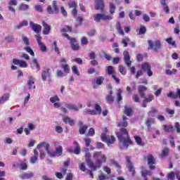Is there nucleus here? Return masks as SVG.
Returning a JSON list of instances; mask_svg holds the SVG:
<instances>
[{"instance_id": "nucleus-7", "label": "nucleus", "mask_w": 180, "mask_h": 180, "mask_svg": "<svg viewBox=\"0 0 180 180\" xmlns=\"http://www.w3.org/2000/svg\"><path fill=\"white\" fill-rule=\"evenodd\" d=\"M41 78L44 82L47 80V78L49 81H51V70L50 68L44 70L41 72Z\"/></svg>"}, {"instance_id": "nucleus-53", "label": "nucleus", "mask_w": 180, "mask_h": 180, "mask_svg": "<svg viewBox=\"0 0 180 180\" xmlns=\"http://www.w3.org/2000/svg\"><path fill=\"white\" fill-rule=\"evenodd\" d=\"M167 75H172V74H176V70L172 69V70L169 69L166 70L165 71Z\"/></svg>"}, {"instance_id": "nucleus-50", "label": "nucleus", "mask_w": 180, "mask_h": 180, "mask_svg": "<svg viewBox=\"0 0 180 180\" xmlns=\"http://www.w3.org/2000/svg\"><path fill=\"white\" fill-rule=\"evenodd\" d=\"M115 11H116V6L111 3L110 4V13H111V15H113V13H115Z\"/></svg>"}, {"instance_id": "nucleus-32", "label": "nucleus", "mask_w": 180, "mask_h": 180, "mask_svg": "<svg viewBox=\"0 0 180 180\" xmlns=\"http://www.w3.org/2000/svg\"><path fill=\"white\" fill-rule=\"evenodd\" d=\"M55 154L56 155V157H60L63 155V146H59L56 148Z\"/></svg>"}, {"instance_id": "nucleus-59", "label": "nucleus", "mask_w": 180, "mask_h": 180, "mask_svg": "<svg viewBox=\"0 0 180 180\" xmlns=\"http://www.w3.org/2000/svg\"><path fill=\"white\" fill-rule=\"evenodd\" d=\"M89 56L90 60H95L96 58V53H95L94 51H91L89 53Z\"/></svg>"}, {"instance_id": "nucleus-23", "label": "nucleus", "mask_w": 180, "mask_h": 180, "mask_svg": "<svg viewBox=\"0 0 180 180\" xmlns=\"http://www.w3.org/2000/svg\"><path fill=\"white\" fill-rule=\"evenodd\" d=\"M74 145L75 146V149L74 150H72V149H70L69 151L70 153L74 152V154H76L77 155H78V154L81 153V147L79 146V143H78V142L77 141L74 142Z\"/></svg>"}, {"instance_id": "nucleus-25", "label": "nucleus", "mask_w": 180, "mask_h": 180, "mask_svg": "<svg viewBox=\"0 0 180 180\" xmlns=\"http://www.w3.org/2000/svg\"><path fill=\"white\" fill-rule=\"evenodd\" d=\"M160 4L162 6L164 12L169 13V6L167 4V0H160Z\"/></svg>"}, {"instance_id": "nucleus-51", "label": "nucleus", "mask_w": 180, "mask_h": 180, "mask_svg": "<svg viewBox=\"0 0 180 180\" xmlns=\"http://www.w3.org/2000/svg\"><path fill=\"white\" fill-rule=\"evenodd\" d=\"M143 101H145V102L148 103L151 102L152 101H154V96L150 94V95L148 96L147 98H145V99Z\"/></svg>"}, {"instance_id": "nucleus-48", "label": "nucleus", "mask_w": 180, "mask_h": 180, "mask_svg": "<svg viewBox=\"0 0 180 180\" xmlns=\"http://www.w3.org/2000/svg\"><path fill=\"white\" fill-rule=\"evenodd\" d=\"M132 112H133V110H131V108L127 106H125L124 113L127 115V116H131Z\"/></svg>"}, {"instance_id": "nucleus-43", "label": "nucleus", "mask_w": 180, "mask_h": 180, "mask_svg": "<svg viewBox=\"0 0 180 180\" xmlns=\"http://www.w3.org/2000/svg\"><path fill=\"white\" fill-rule=\"evenodd\" d=\"M108 75H115V68L112 66L107 67Z\"/></svg>"}, {"instance_id": "nucleus-52", "label": "nucleus", "mask_w": 180, "mask_h": 180, "mask_svg": "<svg viewBox=\"0 0 180 180\" xmlns=\"http://www.w3.org/2000/svg\"><path fill=\"white\" fill-rule=\"evenodd\" d=\"M25 50L27 51V52L29 53L30 56H32V57H34V52L33 51L32 48H30V46L25 47Z\"/></svg>"}, {"instance_id": "nucleus-35", "label": "nucleus", "mask_w": 180, "mask_h": 180, "mask_svg": "<svg viewBox=\"0 0 180 180\" xmlns=\"http://www.w3.org/2000/svg\"><path fill=\"white\" fill-rule=\"evenodd\" d=\"M155 123V120L154 118H148L146 120V124L148 126V127H151L152 124H154Z\"/></svg>"}, {"instance_id": "nucleus-12", "label": "nucleus", "mask_w": 180, "mask_h": 180, "mask_svg": "<svg viewBox=\"0 0 180 180\" xmlns=\"http://www.w3.org/2000/svg\"><path fill=\"white\" fill-rule=\"evenodd\" d=\"M27 85L29 89H36V85L34 84V77L32 75H29L27 79Z\"/></svg>"}, {"instance_id": "nucleus-4", "label": "nucleus", "mask_w": 180, "mask_h": 180, "mask_svg": "<svg viewBox=\"0 0 180 180\" xmlns=\"http://www.w3.org/2000/svg\"><path fill=\"white\" fill-rule=\"evenodd\" d=\"M93 157L94 158H98V157H101V160H98L96 163L95 166L96 167V169L101 168L102 165V162L105 163L106 162V160H108V158L105 155H102V152H98V151L94 152L93 154Z\"/></svg>"}, {"instance_id": "nucleus-58", "label": "nucleus", "mask_w": 180, "mask_h": 180, "mask_svg": "<svg viewBox=\"0 0 180 180\" xmlns=\"http://www.w3.org/2000/svg\"><path fill=\"white\" fill-rule=\"evenodd\" d=\"M146 32H147V29L146 28V27L142 26L139 29V34H145Z\"/></svg>"}, {"instance_id": "nucleus-28", "label": "nucleus", "mask_w": 180, "mask_h": 180, "mask_svg": "<svg viewBox=\"0 0 180 180\" xmlns=\"http://www.w3.org/2000/svg\"><path fill=\"white\" fill-rule=\"evenodd\" d=\"M162 129H164L165 131L167 133H169V131L174 132L175 131V129L172 125H162Z\"/></svg>"}, {"instance_id": "nucleus-24", "label": "nucleus", "mask_w": 180, "mask_h": 180, "mask_svg": "<svg viewBox=\"0 0 180 180\" xmlns=\"http://www.w3.org/2000/svg\"><path fill=\"white\" fill-rule=\"evenodd\" d=\"M65 106L67 109H69V110H74L75 112H78L79 110V109H78V107L75 104L66 103Z\"/></svg>"}, {"instance_id": "nucleus-13", "label": "nucleus", "mask_w": 180, "mask_h": 180, "mask_svg": "<svg viewBox=\"0 0 180 180\" xmlns=\"http://www.w3.org/2000/svg\"><path fill=\"white\" fill-rule=\"evenodd\" d=\"M124 61L127 67H131V60H130V54L129 51H124L123 53Z\"/></svg>"}, {"instance_id": "nucleus-6", "label": "nucleus", "mask_w": 180, "mask_h": 180, "mask_svg": "<svg viewBox=\"0 0 180 180\" xmlns=\"http://www.w3.org/2000/svg\"><path fill=\"white\" fill-rule=\"evenodd\" d=\"M85 160L89 168H91V171H96V166L91 160V153H85Z\"/></svg>"}, {"instance_id": "nucleus-45", "label": "nucleus", "mask_w": 180, "mask_h": 180, "mask_svg": "<svg viewBox=\"0 0 180 180\" xmlns=\"http://www.w3.org/2000/svg\"><path fill=\"white\" fill-rule=\"evenodd\" d=\"M49 101L51 103H56V102H60V98H58V96H54L51 97Z\"/></svg>"}, {"instance_id": "nucleus-63", "label": "nucleus", "mask_w": 180, "mask_h": 180, "mask_svg": "<svg viewBox=\"0 0 180 180\" xmlns=\"http://www.w3.org/2000/svg\"><path fill=\"white\" fill-rule=\"evenodd\" d=\"M6 175V172L5 171H0V180H5V176Z\"/></svg>"}, {"instance_id": "nucleus-37", "label": "nucleus", "mask_w": 180, "mask_h": 180, "mask_svg": "<svg viewBox=\"0 0 180 180\" xmlns=\"http://www.w3.org/2000/svg\"><path fill=\"white\" fill-rule=\"evenodd\" d=\"M18 9L19 11H27L29 10V5L21 3L20 4Z\"/></svg>"}, {"instance_id": "nucleus-30", "label": "nucleus", "mask_w": 180, "mask_h": 180, "mask_svg": "<svg viewBox=\"0 0 180 180\" xmlns=\"http://www.w3.org/2000/svg\"><path fill=\"white\" fill-rule=\"evenodd\" d=\"M62 36H63V37H66L68 40H70L71 45L75 44V41H77V39L75 38H71V37L67 33L62 34Z\"/></svg>"}, {"instance_id": "nucleus-61", "label": "nucleus", "mask_w": 180, "mask_h": 180, "mask_svg": "<svg viewBox=\"0 0 180 180\" xmlns=\"http://www.w3.org/2000/svg\"><path fill=\"white\" fill-rule=\"evenodd\" d=\"M20 168H21L22 171H26V169H27V164H26L25 162H22L20 164Z\"/></svg>"}, {"instance_id": "nucleus-9", "label": "nucleus", "mask_w": 180, "mask_h": 180, "mask_svg": "<svg viewBox=\"0 0 180 180\" xmlns=\"http://www.w3.org/2000/svg\"><path fill=\"white\" fill-rule=\"evenodd\" d=\"M101 140L107 143L108 146H109V144H113V143H115V139L113 136H108L105 135V134H102Z\"/></svg>"}, {"instance_id": "nucleus-2", "label": "nucleus", "mask_w": 180, "mask_h": 180, "mask_svg": "<svg viewBox=\"0 0 180 180\" xmlns=\"http://www.w3.org/2000/svg\"><path fill=\"white\" fill-rule=\"evenodd\" d=\"M37 148H44V150H46L48 155L49 157H51V158H54V157H57L56 155V151H53L52 150L50 149V144H49V143L47 142H41L40 143H39L37 146Z\"/></svg>"}, {"instance_id": "nucleus-20", "label": "nucleus", "mask_w": 180, "mask_h": 180, "mask_svg": "<svg viewBox=\"0 0 180 180\" xmlns=\"http://www.w3.org/2000/svg\"><path fill=\"white\" fill-rule=\"evenodd\" d=\"M60 65L62 67V68H63V70L65 72H70V65H68V64H67V62L65 61V58H62L60 60Z\"/></svg>"}, {"instance_id": "nucleus-31", "label": "nucleus", "mask_w": 180, "mask_h": 180, "mask_svg": "<svg viewBox=\"0 0 180 180\" xmlns=\"http://www.w3.org/2000/svg\"><path fill=\"white\" fill-rule=\"evenodd\" d=\"M127 167L128 168L129 172H131L132 176H134V174H136V170H134L133 163L127 164Z\"/></svg>"}, {"instance_id": "nucleus-47", "label": "nucleus", "mask_w": 180, "mask_h": 180, "mask_svg": "<svg viewBox=\"0 0 180 180\" xmlns=\"http://www.w3.org/2000/svg\"><path fill=\"white\" fill-rule=\"evenodd\" d=\"M72 72L75 75L79 76V72L78 71V67L73 65L72 67Z\"/></svg>"}, {"instance_id": "nucleus-33", "label": "nucleus", "mask_w": 180, "mask_h": 180, "mask_svg": "<svg viewBox=\"0 0 180 180\" xmlns=\"http://www.w3.org/2000/svg\"><path fill=\"white\" fill-rule=\"evenodd\" d=\"M158 112V110L155 108L152 107L151 110L148 112V115L150 117H155V113Z\"/></svg>"}, {"instance_id": "nucleus-56", "label": "nucleus", "mask_w": 180, "mask_h": 180, "mask_svg": "<svg viewBox=\"0 0 180 180\" xmlns=\"http://www.w3.org/2000/svg\"><path fill=\"white\" fill-rule=\"evenodd\" d=\"M167 43L168 44H171V46H176V44L175 43V41H172V38L169 37L166 39Z\"/></svg>"}, {"instance_id": "nucleus-22", "label": "nucleus", "mask_w": 180, "mask_h": 180, "mask_svg": "<svg viewBox=\"0 0 180 180\" xmlns=\"http://www.w3.org/2000/svg\"><path fill=\"white\" fill-rule=\"evenodd\" d=\"M147 91V87L146 86L139 85L138 86V92L141 98H146V94H144Z\"/></svg>"}, {"instance_id": "nucleus-5", "label": "nucleus", "mask_w": 180, "mask_h": 180, "mask_svg": "<svg viewBox=\"0 0 180 180\" xmlns=\"http://www.w3.org/2000/svg\"><path fill=\"white\" fill-rule=\"evenodd\" d=\"M112 19H113V15L105 13H97L94 15V20L97 22H101V20H112Z\"/></svg>"}, {"instance_id": "nucleus-36", "label": "nucleus", "mask_w": 180, "mask_h": 180, "mask_svg": "<svg viewBox=\"0 0 180 180\" xmlns=\"http://www.w3.org/2000/svg\"><path fill=\"white\" fill-rule=\"evenodd\" d=\"M115 27H116L117 32H119L120 34L124 36V32H123V30H122V28L120 27V22H119V21L117 22Z\"/></svg>"}, {"instance_id": "nucleus-40", "label": "nucleus", "mask_w": 180, "mask_h": 180, "mask_svg": "<svg viewBox=\"0 0 180 180\" xmlns=\"http://www.w3.org/2000/svg\"><path fill=\"white\" fill-rule=\"evenodd\" d=\"M9 99V94H4L0 98V103H5L6 101H8Z\"/></svg>"}, {"instance_id": "nucleus-11", "label": "nucleus", "mask_w": 180, "mask_h": 180, "mask_svg": "<svg viewBox=\"0 0 180 180\" xmlns=\"http://www.w3.org/2000/svg\"><path fill=\"white\" fill-rule=\"evenodd\" d=\"M147 161L150 169H155V159L153 155H148L147 156Z\"/></svg>"}, {"instance_id": "nucleus-38", "label": "nucleus", "mask_w": 180, "mask_h": 180, "mask_svg": "<svg viewBox=\"0 0 180 180\" xmlns=\"http://www.w3.org/2000/svg\"><path fill=\"white\" fill-rule=\"evenodd\" d=\"M119 72L122 75H126V73L127 72V70H126V68L123 66V65H119Z\"/></svg>"}, {"instance_id": "nucleus-29", "label": "nucleus", "mask_w": 180, "mask_h": 180, "mask_svg": "<svg viewBox=\"0 0 180 180\" xmlns=\"http://www.w3.org/2000/svg\"><path fill=\"white\" fill-rule=\"evenodd\" d=\"M103 81H105V77L103 76L96 77L94 79V82H95L96 85H102L103 84Z\"/></svg>"}, {"instance_id": "nucleus-55", "label": "nucleus", "mask_w": 180, "mask_h": 180, "mask_svg": "<svg viewBox=\"0 0 180 180\" xmlns=\"http://www.w3.org/2000/svg\"><path fill=\"white\" fill-rule=\"evenodd\" d=\"M167 179L168 180H174L175 179V173L174 172H172L167 174Z\"/></svg>"}, {"instance_id": "nucleus-26", "label": "nucleus", "mask_w": 180, "mask_h": 180, "mask_svg": "<svg viewBox=\"0 0 180 180\" xmlns=\"http://www.w3.org/2000/svg\"><path fill=\"white\" fill-rule=\"evenodd\" d=\"M127 117L122 115V121L118 124V127H127Z\"/></svg>"}, {"instance_id": "nucleus-39", "label": "nucleus", "mask_w": 180, "mask_h": 180, "mask_svg": "<svg viewBox=\"0 0 180 180\" xmlns=\"http://www.w3.org/2000/svg\"><path fill=\"white\" fill-rule=\"evenodd\" d=\"M168 153H169V149L168 148H165L162 150V154L160 155V158H164V157H167V155H168Z\"/></svg>"}, {"instance_id": "nucleus-64", "label": "nucleus", "mask_w": 180, "mask_h": 180, "mask_svg": "<svg viewBox=\"0 0 180 180\" xmlns=\"http://www.w3.org/2000/svg\"><path fill=\"white\" fill-rule=\"evenodd\" d=\"M174 128L176 129L177 133H180V124H179V122H176L174 124Z\"/></svg>"}, {"instance_id": "nucleus-10", "label": "nucleus", "mask_w": 180, "mask_h": 180, "mask_svg": "<svg viewBox=\"0 0 180 180\" xmlns=\"http://www.w3.org/2000/svg\"><path fill=\"white\" fill-rule=\"evenodd\" d=\"M141 68L145 72L147 73L148 77H153V71L151 70V65L148 63H143L141 65Z\"/></svg>"}, {"instance_id": "nucleus-54", "label": "nucleus", "mask_w": 180, "mask_h": 180, "mask_svg": "<svg viewBox=\"0 0 180 180\" xmlns=\"http://www.w3.org/2000/svg\"><path fill=\"white\" fill-rule=\"evenodd\" d=\"M132 101L136 103H140V97L137 94H134L132 96Z\"/></svg>"}, {"instance_id": "nucleus-19", "label": "nucleus", "mask_w": 180, "mask_h": 180, "mask_svg": "<svg viewBox=\"0 0 180 180\" xmlns=\"http://www.w3.org/2000/svg\"><path fill=\"white\" fill-rule=\"evenodd\" d=\"M95 109L96 110H87V113H89V115H98L100 114L102 112V109L101 108V105L96 104L95 106Z\"/></svg>"}, {"instance_id": "nucleus-27", "label": "nucleus", "mask_w": 180, "mask_h": 180, "mask_svg": "<svg viewBox=\"0 0 180 180\" xmlns=\"http://www.w3.org/2000/svg\"><path fill=\"white\" fill-rule=\"evenodd\" d=\"M33 176H34V174H33L32 172L25 173L20 175L21 179H30V178H33Z\"/></svg>"}, {"instance_id": "nucleus-34", "label": "nucleus", "mask_w": 180, "mask_h": 180, "mask_svg": "<svg viewBox=\"0 0 180 180\" xmlns=\"http://www.w3.org/2000/svg\"><path fill=\"white\" fill-rule=\"evenodd\" d=\"M29 25V22L27 20H22L21 22H20L18 25L15 26L16 29H21V27H23L25 26H27Z\"/></svg>"}, {"instance_id": "nucleus-15", "label": "nucleus", "mask_w": 180, "mask_h": 180, "mask_svg": "<svg viewBox=\"0 0 180 180\" xmlns=\"http://www.w3.org/2000/svg\"><path fill=\"white\" fill-rule=\"evenodd\" d=\"M105 8V4L103 3V0H96V6L95 9L96 11H101L103 12V8Z\"/></svg>"}, {"instance_id": "nucleus-16", "label": "nucleus", "mask_w": 180, "mask_h": 180, "mask_svg": "<svg viewBox=\"0 0 180 180\" xmlns=\"http://www.w3.org/2000/svg\"><path fill=\"white\" fill-rule=\"evenodd\" d=\"M78 126L79 127V134H85V133L86 132V129H88V126L84 125V122H82V121L78 122Z\"/></svg>"}, {"instance_id": "nucleus-49", "label": "nucleus", "mask_w": 180, "mask_h": 180, "mask_svg": "<svg viewBox=\"0 0 180 180\" xmlns=\"http://www.w3.org/2000/svg\"><path fill=\"white\" fill-rule=\"evenodd\" d=\"M53 8L54 9L55 13H58V6L57 5V1H53L52 3Z\"/></svg>"}, {"instance_id": "nucleus-14", "label": "nucleus", "mask_w": 180, "mask_h": 180, "mask_svg": "<svg viewBox=\"0 0 180 180\" xmlns=\"http://www.w3.org/2000/svg\"><path fill=\"white\" fill-rule=\"evenodd\" d=\"M30 26L35 33H40L41 32V26L39 24H34V22L30 21Z\"/></svg>"}, {"instance_id": "nucleus-60", "label": "nucleus", "mask_w": 180, "mask_h": 180, "mask_svg": "<svg viewBox=\"0 0 180 180\" xmlns=\"http://www.w3.org/2000/svg\"><path fill=\"white\" fill-rule=\"evenodd\" d=\"M79 168L80 171H82L83 172H85L86 169V167L85 166V163H81L79 165Z\"/></svg>"}, {"instance_id": "nucleus-21", "label": "nucleus", "mask_w": 180, "mask_h": 180, "mask_svg": "<svg viewBox=\"0 0 180 180\" xmlns=\"http://www.w3.org/2000/svg\"><path fill=\"white\" fill-rule=\"evenodd\" d=\"M39 160V151L37 149H34V155L30 158V162L31 164H36Z\"/></svg>"}, {"instance_id": "nucleus-8", "label": "nucleus", "mask_w": 180, "mask_h": 180, "mask_svg": "<svg viewBox=\"0 0 180 180\" xmlns=\"http://www.w3.org/2000/svg\"><path fill=\"white\" fill-rule=\"evenodd\" d=\"M34 37H36V40L41 51H42V53H46V51H47V47H46V45L41 42V36H40V34H35Z\"/></svg>"}, {"instance_id": "nucleus-18", "label": "nucleus", "mask_w": 180, "mask_h": 180, "mask_svg": "<svg viewBox=\"0 0 180 180\" xmlns=\"http://www.w3.org/2000/svg\"><path fill=\"white\" fill-rule=\"evenodd\" d=\"M42 25L44 27L43 34H45L46 36L50 34L51 27L49 25V24H47V22H46L45 21L42 22Z\"/></svg>"}, {"instance_id": "nucleus-42", "label": "nucleus", "mask_w": 180, "mask_h": 180, "mask_svg": "<svg viewBox=\"0 0 180 180\" xmlns=\"http://www.w3.org/2000/svg\"><path fill=\"white\" fill-rule=\"evenodd\" d=\"M60 32H61V33H63H63H65V32H72V28H71V27L67 25V26H65V27L62 28V29L60 30Z\"/></svg>"}, {"instance_id": "nucleus-17", "label": "nucleus", "mask_w": 180, "mask_h": 180, "mask_svg": "<svg viewBox=\"0 0 180 180\" xmlns=\"http://www.w3.org/2000/svg\"><path fill=\"white\" fill-rule=\"evenodd\" d=\"M13 64H15V65H20V67H21L22 68H27V63H26V62H25L24 60H20L14 58L13 60Z\"/></svg>"}, {"instance_id": "nucleus-41", "label": "nucleus", "mask_w": 180, "mask_h": 180, "mask_svg": "<svg viewBox=\"0 0 180 180\" xmlns=\"http://www.w3.org/2000/svg\"><path fill=\"white\" fill-rule=\"evenodd\" d=\"M37 150H39V158L40 160H44V158H46V153L43 151V148H37Z\"/></svg>"}, {"instance_id": "nucleus-44", "label": "nucleus", "mask_w": 180, "mask_h": 180, "mask_svg": "<svg viewBox=\"0 0 180 180\" xmlns=\"http://www.w3.org/2000/svg\"><path fill=\"white\" fill-rule=\"evenodd\" d=\"M134 139L138 146H144L143 141L141 140V137L136 136H134Z\"/></svg>"}, {"instance_id": "nucleus-57", "label": "nucleus", "mask_w": 180, "mask_h": 180, "mask_svg": "<svg viewBox=\"0 0 180 180\" xmlns=\"http://www.w3.org/2000/svg\"><path fill=\"white\" fill-rule=\"evenodd\" d=\"M129 41H130V39L129 38H124L122 40V44H124V47H127Z\"/></svg>"}, {"instance_id": "nucleus-46", "label": "nucleus", "mask_w": 180, "mask_h": 180, "mask_svg": "<svg viewBox=\"0 0 180 180\" xmlns=\"http://www.w3.org/2000/svg\"><path fill=\"white\" fill-rule=\"evenodd\" d=\"M122 92H123L121 89H119L117 90V102H120V101H122V99H123L122 98Z\"/></svg>"}, {"instance_id": "nucleus-3", "label": "nucleus", "mask_w": 180, "mask_h": 180, "mask_svg": "<svg viewBox=\"0 0 180 180\" xmlns=\"http://www.w3.org/2000/svg\"><path fill=\"white\" fill-rule=\"evenodd\" d=\"M148 44L150 50H153V51H158V50H161V49H162V44H161V41L159 39H155V41L148 40Z\"/></svg>"}, {"instance_id": "nucleus-1", "label": "nucleus", "mask_w": 180, "mask_h": 180, "mask_svg": "<svg viewBox=\"0 0 180 180\" xmlns=\"http://www.w3.org/2000/svg\"><path fill=\"white\" fill-rule=\"evenodd\" d=\"M117 136L119 139V141L123 143L124 147H126L127 148V147H129V146L131 144V140H130L127 129L122 128L121 131L117 133Z\"/></svg>"}, {"instance_id": "nucleus-62", "label": "nucleus", "mask_w": 180, "mask_h": 180, "mask_svg": "<svg viewBox=\"0 0 180 180\" xmlns=\"http://www.w3.org/2000/svg\"><path fill=\"white\" fill-rule=\"evenodd\" d=\"M27 127H28L29 130H34L36 129V125L29 122L27 124Z\"/></svg>"}]
</instances>
